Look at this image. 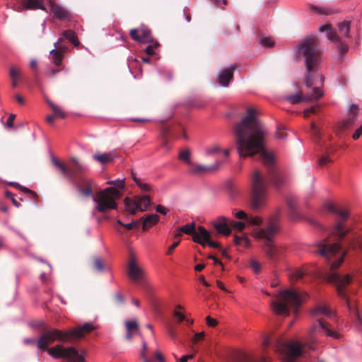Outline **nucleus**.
I'll return each mask as SVG.
<instances>
[{
	"mask_svg": "<svg viewBox=\"0 0 362 362\" xmlns=\"http://www.w3.org/2000/svg\"><path fill=\"white\" fill-rule=\"evenodd\" d=\"M266 130L252 109H248L247 115L235 127V144L240 157H252L259 155L263 163L269 168L265 178L258 170L252 175L251 196L249 207L255 211L267 204V181L280 187L284 182V175L274 165V156L265 148Z\"/></svg>",
	"mask_w": 362,
	"mask_h": 362,
	"instance_id": "nucleus-1",
	"label": "nucleus"
},
{
	"mask_svg": "<svg viewBox=\"0 0 362 362\" xmlns=\"http://www.w3.org/2000/svg\"><path fill=\"white\" fill-rule=\"evenodd\" d=\"M316 253L320 255L326 259H331L332 257H336V261L330 265L331 272L327 279L329 282L335 283L337 285V292L338 296L344 300L345 304L349 309L351 316L354 320L356 326L362 329V317L360 316L358 310L354 301L350 299L344 287L351 281V277L349 274L341 277L340 274L335 272L340 264L344 261V257L346 251L343 250L338 243H332L329 239L325 238L317 244V250Z\"/></svg>",
	"mask_w": 362,
	"mask_h": 362,
	"instance_id": "nucleus-2",
	"label": "nucleus"
},
{
	"mask_svg": "<svg viewBox=\"0 0 362 362\" xmlns=\"http://www.w3.org/2000/svg\"><path fill=\"white\" fill-rule=\"evenodd\" d=\"M55 341L66 343L71 341V332L54 329L45 332L37 341L38 349L46 351L53 358H64L68 362H84L85 352L75 347H64L62 344L49 348Z\"/></svg>",
	"mask_w": 362,
	"mask_h": 362,
	"instance_id": "nucleus-3",
	"label": "nucleus"
},
{
	"mask_svg": "<svg viewBox=\"0 0 362 362\" xmlns=\"http://www.w3.org/2000/svg\"><path fill=\"white\" fill-rule=\"evenodd\" d=\"M295 52L298 56L305 58L307 74L305 76L304 83L310 86L313 83V76L315 74V67L320 62L321 51L314 37L304 39L296 48Z\"/></svg>",
	"mask_w": 362,
	"mask_h": 362,
	"instance_id": "nucleus-4",
	"label": "nucleus"
},
{
	"mask_svg": "<svg viewBox=\"0 0 362 362\" xmlns=\"http://www.w3.org/2000/svg\"><path fill=\"white\" fill-rule=\"evenodd\" d=\"M279 229V218L277 215L272 216L269 220L266 228H256L254 231V236L257 240L264 241V251L267 257L274 260L281 255V249L274 245V236Z\"/></svg>",
	"mask_w": 362,
	"mask_h": 362,
	"instance_id": "nucleus-5",
	"label": "nucleus"
},
{
	"mask_svg": "<svg viewBox=\"0 0 362 362\" xmlns=\"http://www.w3.org/2000/svg\"><path fill=\"white\" fill-rule=\"evenodd\" d=\"M303 300V297L300 296L297 292L287 289L280 292L276 300L272 302V307L274 313L287 316L290 309L295 313L297 312Z\"/></svg>",
	"mask_w": 362,
	"mask_h": 362,
	"instance_id": "nucleus-6",
	"label": "nucleus"
},
{
	"mask_svg": "<svg viewBox=\"0 0 362 362\" xmlns=\"http://www.w3.org/2000/svg\"><path fill=\"white\" fill-rule=\"evenodd\" d=\"M122 197L121 191L115 187H107L99 191L93 201L95 202L94 211L105 213L109 210L117 209L118 204L117 200Z\"/></svg>",
	"mask_w": 362,
	"mask_h": 362,
	"instance_id": "nucleus-7",
	"label": "nucleus"
},
{
	"mask_svg": "<svg viewBox=\"0 0 362 362\" xmlns=\"http://www.w3.org/2000/svg\"><path fill=\"white\" fill-rule=\"evenodd\" d=\"M303 346L298 341L283 343L278 341L274 349L281 355L284 362H294L295 359L300 356Z\"/></svg>",
	"mask_w": 362,
	"mask_h": 362,
	"instance_id": "nucleus-8",
	"label": "nucleus"
},
{
	"mask_svg": "<svg viewBox=\"0 0 362 362\" xmlns=\"http://www.w3.org/2000/svg\"><path fill=\"white\" fill-rule=\"evenodd\" d=\"M325 206L329 211L337 216V223L333 228L332 235L337 238V240H341L349 231V228L344 226V223L349 217L348 211L344 209H339L332 203L327 204Z\"/></svg>",
	"mask_w": 362,
	"mask_h": 362,
	"instance_id": "nucleus-9",
	"label": "nucleus"
},
{
	"mask_svg": "<svg viewBox=\"0 0 362 362\" xmlns=\"http://www.w3.org/2000/svg\"><path fill=\"white\" fill-rule=\"evenodd\" d=\"M71 161L74 165V167L72 169H68L64 164L58 160L54 156H52V163L61 171L63 176L71 182H74L75 177L78 174L85 172L86 168L76 158H71Z\"/></svg>",
	"mask_w": 362,
	"mask_h": 362,
	"instance_id": "nucleus-10",
	"label": "nucleus"
},
{
	"mask_svg": "<svg viewBox=\"0 0 362 362\" xmlns=\"http://www.w3.org/2000/svg\"><path fill=\"white\" fill-rule=\"evenodd\" d=\"M125 210L129 214H134L137 211H145L151 204L149 196H135L134 197H126L124 200Z\"/></svg>",
	"mask_w": 362,
	"mask_h": 362,
	"instance_id": "nucleus-11",
	"label": "nucleus"
},
{
	"mask_svg": "<svg viewBox=\"0 0 362 362\" xmlns=\"http://www.w3.org/2000/svg\"><path fill=\"white\" fill-rule=\"evenodd\" d=\"M127 276L134 283L143 281L146 276L144 268L133 254L130 255L128 260Z\"/></svg>",
	"mask_w": 362,
	"mask_h": 362,
	"instance_id": "nucleus-12",
	"label": "nucleus"
},
{
	"mask_svg": "<svg viewBox=\"0 0 362 362\" xmlns=\"http://www.w3.org/2000/svg\"><path fill=\"white\" fill-rule=\"evenodd\" d=\"M319 31L321 33H326V37L327 38L334 42L339 51L342 53L347 50L348 47L347 45L344 43L342 40H340L339 37L337 35L336 32H334L332 30V25L327 23L325 25H322L319 27Z\"/></svg>",
	"mask_w": 362,
	"mask_h": 362,
	"instance_id": "nucleus-13",
	"label": "nucleus"
},
{
	"mask_svg": "<svg viewBox=\"0 0 362 362\" xmlns=\"http://www.w3.org/2000/svg\"><path fill=\"white\" fill-rule=\"evenodd\" d=\"M323 92L320 88H313L312 90V93L306 95L305 97H302L300 94L296 93L293 95H288L286 97V100L292 103L297 104L302 101H309L312 100H317L321 96H322Z\"/></svg>",
	"mask_w": 362,
	"mask_h": 362,
	"instance_id": "nucleus-14",
	"label": "nucleus"
},
{
	"mask_svg": "<svg viewBox=\"0 0 362 362\" xmlns=\"http://www.w3.org/2000/svg\"><path fill=\"white\" fill-rule=\"evenodd\" d=\"M94 181L88 177H82L80 183L77 184L76 187L78 192L83 197H95L93 192V185Z\"/></svg>",
	"mask_w": 362,
	"mask_h": 362,
	"instance_id": "nucleus-15",
	"label": "nucleus"
},
{
	"mask_svg": "<svg viewBox=\"0 0 362 362\" xmlns=\"http://www.w3.org/2000/svg\"><path fill=\"white\" fill-rule=\"evenodd\" d=\"M311 332H323L328 337H332L334 338L339 337V334H338L336 331L329 329L327 324L322 319L317 320V322L313 325L311 328Z\"/></svg>",
	"mask_w": 362,
	"mask_h": 362,
	"instance_id": "nucleus-16",
	"label": "nucleus"
},
{
	"mask_svg": "<svg viewBox=\"0 0 362 362\" xmlns=\"http://www.w3.org/2000/svg\"><path fill=\"white\" fill-rule=\"evenodd\" d=\"M235 218L246 221L247 226L257 227L262 223V217L259 216L248 215L244 211H239L234 214Z\"/></svg>",
	"mask_w": 362,
	"mask_h": 362,
	"instance_id": "nucleus-17",
	"label": "nucleus"
},
{
	"mask_svg": "<svg viewBox=\"0 0 362 362\" xmlns=\"http://www.w3.org/2000/svg\"><path fill=\"white\" fill-rule=\"evenodd\" d=\"M211 224L218 233L224 235L230 234L231 229L228 224V219L225 216H218L211 221Z\"/></svg>",
	"mask_w": 362,
	"mask_h": 362,
	"instance_id": "nucleus-18",
	"label": "nucleus"
},
{
	"mask_svg": "<svg viewBox=\"0 0 362 362\" xmlns=\"http://www.w3.org/2000/svg\"><path fill=\"white\" fill-rule=\"evenodd\" d=\"M220 161H216L214 164L211 165H203L200 164H190V169L189 173L192 175H201L205 172L214 171L219 168L221 165Z\"/></svg>",
	"mask_w": 362,
	"mask_h": 362,
	"instance_id": "nucleus-19",
	"label": "nucleus"
},
{
	"mask_svg": "<svg viewBox=\"0 0 362 362\" xmlns=\"http://www.w3.org/2000/svg\"><path fill=\"white\" fill-rule=\"evenodd\" d=\"M211 238L210 233L203 226H199L197 231L194 234L192 239L193 241L205 246Z\"/></svg>",
	"mask_w": 362,
	"mask_h": 362,
	"instance_id": "nucleus-20",
	"label": "nucleus"
},
{
	"mask_svg": "<svg viewBox=\"0 0 362 362\" xmlns=\"http://www.w3.org/2000/svg\"><path fill=\"white\" fill-rule=\"evenodd\" d=\"M95 327L92 323L86 322L82 326H78L72 329L71 330H68L67 332H71V339L72 337L80 338L83 337L86 334L90 332L92 330L95 329Z\"/></svg>",
	"mask_w": 362,
	"mask_h": 362,
	"instance_id": "nucleus-21",
	"label": "nucleus"
},
{
	"mask_svg": "<svg viewBox=\"0 0 362 362\" xmlns=\"http://www.w3.org/2000/svg\"><path fill=\"white\" fill-rule=\"evenodd\" d=\"M50 9L53 13V17L61 21L67 19L70 17L69 12L61 6L54 4L52 0H49Z\"/></svg>",
	"mask_w": 362,
	"mask_h": 362,
	"instance_id": "nucleus-22",
	"label": "nucleus"
},
{
	"mask_svg": "<svg viewBox=\"0 0 362 362\" xmlns=\"http://www.w3.org/2000/svg\"><path fill=\"white\" fill-rule=\"evenodd\" d=\"M62 40V38L58 39V40L54 45V49L49 52L50 59L53 64L57 66L62 64V59L64 57L62 48L58 49V45H59Z\"/></svg>",
	"mask_w": 362,
	"mask_h": 362,
	"instance_id": "nucleus-23",
	"label": "nucleus"
},
{
	"mask_svg": "<svg viewBox=\"0 0 362 362\" xmlns=\"http://www.w3.org/2000/svg\"><path fill=\"white\" fill-rule=\"evenodd\" d=\"M233 76V68L227 69L220 72L218 76V83L223 87L228 86Z\"/></svg>",
	"mask_w": 362,
	"mask_h": 362,
	"instance_id": "nucleus-24",
	"label": "nucleus"
},
{
	"mask_svg": "<svg viewBox=\"0 0 362 362\" xmlns=\"http://www.w3.org/2000/svg\"><path fill=\"white\" fill-rule=\"evenodd\" d=\"M117 157L115 151H110L104 153H95L93 156L94 160L101 164H106L114 160Z\"/></svg>",
	"mask_w": 362,
	"mask_h": 362,
	"instance_id": "nucleus-25",
	"label": "nucleus"
},
{
	"mask_svg": "<svg viewBox=\"0 0 362 362\" xmlns=\"http://www.w3.org/2000/svg\"><path fill=\"white\" fill-rule=\"evenodd\" d=\"M23 7L30 10L40 9L47 11L43 0H23Z\"/></svg>",
	"mask_w": 362,
	"mask_h": 362,
	"instance_id": "nucleus-26",
	"label": "nucleus"
},
{
	"mask_svg": "<svg viewBox=\"0 0 362 362\" xmlns=\"http://www.w3.org/2000/svg\"><path fill=\"white\" fill-rule=\"evenodd\" d=\"M159 221V216L155 214H148L144 217L143 229L147 230L156 224Z\"/></svg>",
	"mask_w": 362,
	"mask_h": 362,
	"instance_id": "nucleus-27",
	"label": "nucleus"
},
{
	"mask_svg": "<svg viewBox=\"0 0 362 362\" xmlns=\"http://www.w3.org/2000/svg\"><path fill=\"white\" fill-rule=\"evenodd\" d=\"M314 316L326 315L329 318L334 316V313L330 310L329 307L327 305H322L317 306L313 312Z\"/></svg>",
	"mask_w": 362,
	"mask_h": 362,
	"instance_id": "nucleus-28",
	"label": "nucleus"
},
{
	"mask_svg": "<svg viewBox=\"0 0 362 362\" xmlns=\"http://www.w3.org/2000/svg\"><path fill=\"white\" fill-rule=\"evenodd\" d=\"M238 362H269L263 357H255L249 354H240Z\"/></svg>",
	"mask_w": 362,
	"mask_h": 362,
	"instance_id": "nucleus-29",
	"label": "nucleus"
},
{
	"mask_svg": "<svg viewBox=\"0 0 362 362\" xmlns=\"http://www.w3.org/2000/svg\"><path fill=\"white\" fill-rule=\"evenodd\" d=\"M350 22L348 21H344L343 22L338 24V32L339 35H337L339 38L342 37H349V30H350ZM341 40V39H340Z\"/></svg>",
	"mask_w": 362,
	"mask_h": 362,
	"instance_id": "nucleus-30",
	"label": "nucleus"
},
{
	"mask_svg": "<svg viewBox=\"0 0 362 362\" xmlns=\"http://www.w3.org/2000/svg\"><path fill=\"white\" fill-rule=\"evenodd\" d=\"M64 38L72 43L75 47L79 46V41L76 33L71 30H66L62 32Z\"/></svg>",
	"mask_w": 362,
	"mask_h": 362,
	"instance_id": "nucleus-31",
	"label": "nucleus"
},
{
	"mask_svg": "<svg viewBox=\"0 0 362 362\" xmlns=\"http://www.w3.org/2000/svg\"><path fill=\"white\" fill-rule=\"evenodd\" d=\"M179 230L180 232L185 233L187 235H192V236L195 233V223L194 222L187 223L181 227H179Z\"/></svg>",
	"mask_w": 362,
	"mask_h": 362,
	"instance_id": "nucleus-32",
	"label": "nucleus"
},
{
	"mask_svg": "<svg viewBox=\"0 0 362 362\" xmlns=\"http://www.w3.org/2000/svg\"><path fill=\"white\" fill-rule=\"evenodd\" d=\"M306 272L303 269H296L291 271L289 274L290 279L291 281H298L301 279L305 275Z\"/></svg>",
	"mask_w": 362,
	"mask_h": 362,
	"instance_id": "nucleus-33",
	"label": "nucleus"
},
{
	"mask_svg": "<svg viewBox=\"0 0 362 362\" xmlns=\"http://www.w3.org/2000/svg\"><path fill=\"white\" fill-rule=\"evenodd\" d=\"M47 103L54 111V117H59L61 118H64L66 117L65 112L60 107H59L57 105L53 103L51 100L47 99Z\"/></svg>",
	"mask_w": 362,
	"mask_h": 362,
	"instance_id": "nucleus-34",
	"label": "nucleus"
},
{
	"mask_svg": "<svg viewBox=\"0 0 362 362\" xmlns=\"http://www.w3.org/2000/svg\"><path fill=\"white\" fill-rule=\"evenodd\" d=\"M332 160L330 158V153L327 150L322 153L321 156H319L317 162L318 165L320 166H325L327 163L330 162Z\"/></svg>",
	"mask_w": 362,
	"mask_h": 362,
	"instance_id": "nucleus-35",
	"label": "nucleus"
},
{
	"mask_svg": "<svg viewBox=\"0 0 362 362\" xmlns=\"http://www.w3.org/2000/svg\"><path fill=\"white\" fill-rule=\"evenodd\" d=\"M140 33V40L139 42L147 43L152 40V37L151 36V31L147 29H143L139 30Z\"/></svg>",
	"mask_w": 362,
	"mask_h": 362,
	"instance_id": "nucleus-36",
	"label": "nucleus"
},
{
	"mask_svg": "<svg viewBox=\"0 0 362 362\" xmlns=\"http://www.w3.org/2000/svg\"><path fill=\"white\" fill-rule=\"evenodd\" d=\"M287 205L292 211V218H296L295 211L297 209V201L294 197H289L287 199Z\"/></svg>",
	"mask_w": 362,
	"mask_h": 362,
	"instance_id": "nucleus-37",
	"label": "nucleus"
},
{
	"mask_svg": "<svg viewBox=\"0 0 362 362\" xmlns=\"http://www.w3.org/2000/svg\"><path fill=\"white\" fill-rule=\"evenodd\" d=\"M124 324H125L127 330L129 332H139V325H138L137 321L136 320H127Z\"/></svg>",
	"mask_w": 362,
	"mask_h": 362,
	"instance_id": "nucleus-38",
	"label": "nucleus"
},
{
	"mask_svg": "<svg viewBox=\"0 0 362 362\" xmlns=\"http://www.w3.org/2000/svg\"><path fill=\"white\" fill-rule=\"evenodd\" d=\"M234 243L237 245H243L244 247H248L250 245V240L245 235L242 237L235 235L234 238Z\"/></svg>",
	"mask_w": 362,
	"mask_h": 362,
	"instance_id": "nucleus-39",
	"label": "nucleus"
},
{
	"mask_svg": "<svg viewBox=\"0 0 362 362\" xmlns=\"http://www.w3.org/2000/svg\"><path fill=\"white\" fill-rule=\"evenodd\" d=\"M107 185H113L111 187H115L119 191L122 189L124 187V179H116L114 180H109L107 182Z\"/></svg>",
	"mask_w": 362,
	"mask_h": 362,
	"instance_id": "nucleus-40",
	"label": "nucleus"
},
{
	"mask_svg": "<svg viewBox=\"0 0 362 362\" xmlns=\"http://www.w3.org/2000/svg\"><path fill=\"white\" fill-rule=\"evenodd\" d=\"M133 179L135 181L136 184L139 187L141 190H142L143 192H151L152 191V188L148 184L142 182L139 178H137L134 176H133Z\"/></svg>",
	"mask_w": 362,
	"mask_h": 362,
	"instance_id": "nucleus-41",
	"label": "nucleus"
},
{
	"mask_svg": "<svg viewBox=\"0 0 362 362\" xmlns=\"http://www.w3.org/2000/svg\"><path fill=\"white\" fill-rule=\"evenodd\" d=\"M230 224L231 228H233L234 230H238V231H242L247 226V223H246L245 221H231Z\"/></svg>",
	"mask_w": 362,
	"mask_h": 362,
	"instance_id": "nucleus-42",
	"label": "nucleus"
},
{
	"mask_svg": "<svg viewBox=\"0 0 362 362\" xmlns=\"http://www.w3.org/2000/svg\"><path fill=\"white\" fill-rule=\"evenodd\" d=\"M190 151L189 150H182L179 153V158L180 160H184L187 164L190 165L192 164L191 160H190Z\"/></svg>",
	"mask_w": 362,
	"mask_h": 362,
	"instance_id": "nucleus-43",
	"label": "nucleus"
},
{
	"mask_svg": "<svg viewBox=\"0 0 362 362\" xmlns=\"http://www.w3.org/2000/svg\"><path fill=\"white\" fill-rule=\"evenodd\" d=\"M259 43L262 47L269 48L274 45L273 39L270 37H262L259 39Z\"/></svg>",
	"mask_w": 362,
	"mask_h": 362,
	"instance_id": "nucleus-44",
	"label": "nucleus"
},
{
	"mask_svg": "<svg viewBox=\"0 0 362 362\" xmlns=\"http://www.w3.org/2000/svg\"><path fill=\"white\" fill-rule=\"evenodd\" d=\"M349 244L351 247L355 248L358 247L362 251V237H354Z\"/></svg>",
	"mask_w": 362,
	"mask_h": 362,
	"instance_id": "nucleus-45",
	"label": "nucleus"
},
{
	"mask_svg": "<svg viewBox=\"0 0 362 362\" xmlns=\"http://www.w3.org/2000/svg\"><path fill=\"white\" fill-rule=\"evenodd\" d=\"M221 151V148L217 144H214L211 146L206 148L205 153L206 155L210 156L215 154Z\"/></svg>",
	"mask_w": 362,
	"mask_h": 362,
	"instance_id": "nucleus-46",
	"label": "nucleus"
},
{
	"mask_svg": "<svg viewBox=\"0 0 362 362\" xmlns=\"http://www.w3.org/2000/svg\"><path fill=\"white\" fill-rule=\"evenodd\" d=\"M9 75L12 79H16L20 77L21 70L18 68L12 66L10 68Z\"/></svg>",
	"mask_w": 362,
	"mask_h": 362,
	"instance_id": "nucleus-47",
	"label": "nucleus"
},
{
	"mask_svg": "<svg viewBox=\"0 0 362 362\" xmlns=\"http://www.w3.org/2000/svg\"><path fill=\"white\" fill-rule=\"evenodd\" d=\"M312 9L318 13L329 15L332 13V10L327 8H319L317 6H312Z\"/></svg>",
	"mask_w": 362,
	"mask_h": 362,
	"instance_id": "nucleus-48",
	"label": "nucleus"
},
{
	"mask_svg": "<svg viewBox=\"0 0 362 362\" xmlns=\"http://www.w3.org/2000/svg\"><path fill=\"white\" fill-rule=\"evenodd\" d=\"M93 266H94V268L98 272H102L104 268L102 260L98 257L94 259Z\"/></svg>",
	"mask_w": 362,
	"mask_h": 362,
	"instance_id": "nucleus-49",
	"label": "nucleus"
},
{
	"mask_svg": "<svg viewBox=\"0 0 362 362\" xmlns=\"http://www.w3.org/2000/svg\"><path fill=\"white\" fill-rule=\"evenodd\" d=\"M130 35L132 37V38L135 40V41H137V42H139L140 40V33H139V30H136V29H132L130 30Z\"/></svg>",
	"mask_w": 362,
	"mask_h": 362,
	"instance_id": "nucleus-50",
	"label": "nucleus"
},
{
	"mask_svg": "<svg viewBox=\"0 0 362 362\" xmlns=\"http://www.w3.org/2000/svg\"><path fill=\"white\" fill-rule=\"evenodd\" d=\"M173 315L179 322L185 320V316L184 314L177 310L174 311Z\"/></svg>",
	"mask_w": 362,
	"mask_h": 362,
	"instance_id": "nucleus-51",
	"label": "nucleus"
},
{
	"mask_svg": "<svg viewBox=\"0 0 362 362\" xmlns=\"http://www.w3.org/2000/svg\"><path fill=\"white\" fill-rule=\"evenodd\" d=\"M250 267L252 269V270L257 273L260 271V264L257 261L252 259L250 261Z\"/></svg>",
	"mask_w": 362,
	"mask_h": 362,
	"instance_id": "nucleus-52",
	"label": "nucleus"
},
{
	"mask_svg": "<svg viewBox=\"0 0 362 362\" xmlns=\"http://www.w3.org/2000/svg\"><path fill=\"white\" fill-rule=\"evenodd\" d=\"M317 109H319V106L318 105L310 107H309V108H308V109L304 110V115H305V117H308L310 115V114L315 113L316 110Z\"/></svg>",
	"mask_w": 362,
	"mask_h": 362,
	"instance_id": "nucleus-53",
	"label": "nucleus"
},
{
	"mask_svg": "<svg viewBox=\"0 0 362 362\" xmlns=\"http://www.w3.org/2000/svg\"><path fill=\"white\" fill-rule=\"evenodd\" d=\"M194 356V354H189V355H185L182 356L180 358L177 359V356L174 355L175 358H176L177 362H187L188 359H192Z\"/></svg>",
	"mask_w": 362,
	"mask_h": 362,
	"instance_id": "nucleus-54",
	"label": "nucleus"
},
{
	"mask_svg": "<svg viewBox=\"0 0 362 362\" xmlns=\"http://www.w3.org/2000/svg\"><path fill=\"white\" fill-rule=\"evenodd\" d=\"M156 212L165 215L168 212V209L162 205H158L156 207Z\"/></svg>",
	"mask_w": 362,
	"mask_h": 362,
	"instance_id": "nucleus-55",
	"label": "nucleus"
},
{
	"mask_svg": "<svg viewBox=\"0 0 362 362\" xmlns=\"http://www.w3.org/2000/svg\"><path fill=\"white\" fill-rule=\"evenodd\" d=\"M362 134V124L355 131L352 137L354 140H357Z\"/></svg>",
	"mask_w": 362,
	"mask_h": 362,
	"instance_id": "nucleus-56",
	"label": "nucleus"
},
{
	"mask_svg": "<svg viewBox=\"0 0 362 362\" xmlns=\"http://www.w3.org/2000/svg\"><path fill=\"white\" fill-rule=\"evenodd\" d=\"M206 323L210 327H215L217 325V320L208 316L206 318Z\"/></svg>",
	"mask_w": 362,
	"mask_h": 362,
	"instance_id": "nucleus-57",
	"label": "nucleus"
},
{
	"mask_svg": "<svg viewBox=\"0 0 362 362\" xmlns=\"http://www.w3.org/2000/svg\"><path fill=\"white\" fill-rule=\"evenodd\" d=\"M204 336V332H201L195 334L194 337L192 339V341L194 343H197L199 339H202Z\"/></svg>",
	"mask_w": 362,
	"mask_h": 362,
	"instance_id": "nucleus-58",
	"label": "nucleus"
},
{
	"mask_svg": "<svg viewBox=\"0 0 362 362\" xmlns=\"http://www.w3.org/2000/svg\"><path fill=\"white\" fill-rule=\"evenodd\" d=\"M15 117H16V115H14V114H11L8 117L7 122H6V124L8 127H12L13 126V121H14Z\"/></svg>",
	"mask_w": 362,
	"mask_h": 362,
	"instance_id": "nucleus-59",
	"label": "nucleus"
},
{
	"mask_svg": "<svg viewBox=\"0 0 362 362\" xmlns=\"http://www.w3.org/2000/svg\"><path fill=\"white\" fill-rule=\"evenodd\" d=\"M206 245L213 248H220V244L217 242H214L211 240V238L209 239V242H207Z\"/></svg>",
	"mask_w": 362,
	"mask_h": 362,
	"instance_id": "nucleus-60",
	"label": "nucleus"
},
{
	"mask_svg": "<svg viewBox=\"0 0 362 362\" xmlns=\"http://www.w3.org/2000/svg\"><path fill=\"white\" fill-rule=\"evenodd\" d=\"M180 244V241L173 243L168 249L167 254L170 255L173 250L177 247V245Z\"/></svg>",
	"mask_w": 362,
	"mask_h": 362,
	"instance_id": "nucleus-61",
	"label": "nucleus"
},
{
	"mask_svg": "<svg viewBox=\"0 0 362 362\" xmlns=\"http://www.w3.org/2000/svg\"><path fill=\"white\" fill-rule=\"evenodd\" d=\"M311 129L313 134L318 138H320V131L313 122L311 123Z\"/></svg>",
	"mask_w": 362,
	"mask_h": 362,
	"instance_id": "nucleus-62",
	"label": "nucleus"
},
{
	"mask_svg": "<svg viewBox=\"0 0 362 362\" xmlns=\"http://www.w3.org/2000/svg\"><path fill=\"white\" fill-rule=\"evenodd\" d=\"M145 52L148 55H153L155 54L154 47L152 45H148L146 47Z\"/></svg>",
	"mask_w": 362,
	"mask_h": 362,
	"instance_id": "nucleus-63",
	"label": "nucleus"
},
{
	"mask_svg": "<svg viewBox=\"0 0 362 362\" xmlns=\"http://www.w3.org/2000/svg\"><path fill=\"white\" fill-rule=\"evenodd\" d=\"M115 300L116 302H117L118 303H124V298H123V296L121 293H118L115 295Z\"/></svg>",
	"mask_w": 362,
	"mask_h": 362,
	"instance_id": "nucleus-64",
	"label": "nucleus"
}]
</instances>
